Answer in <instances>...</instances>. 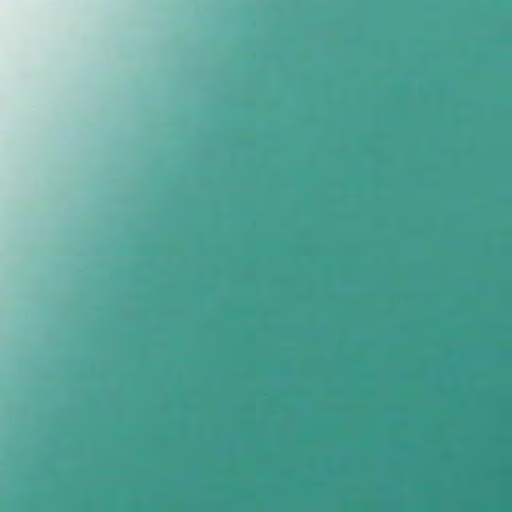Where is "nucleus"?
I'll use <instances>...</instances> for the list:
<instances>
[{"instance_id":"obj_2","label":"nucleus","mask_w":512,"mask_h":512,"mask_svg":"<svg viewBox=\"0 0 512 512\" xmlns=\"http://www.w3.org/2000/svg\"><path fill=\"white\" fill-rule=\"evenodd\" d=\"M292 448H295V447H294V445L292 444V442L290 441L289 449H292Z\"/></svg>"},{"instance_id":"obj_1","label":"nucleus","mask_w":512,"mask_h":512,"mask_svg":"<svg viewBox=\"0 0 512 512\" xmlns=\"http://www.w3.org/2000/svg\"><path fill=\"white\" fill-rule=\"evenodd\" d=\"M297 290H289L290 298L293 296V292H296Z\"/></svg>"},{"instance_id":"obj_3","label":"nucleus","mask_w":512,"mask_h":512,"mask_svg":"<svg viewBox=\"0 0 512 512\" xmlns=\"http://www.w3.org/2000/svg\"><path fill=\"white\" fill-rule=\"evenodd\" d=\"M310 291H311V292H314L315 290H314V289H311Z\"/></svg>"}]
</instances>
